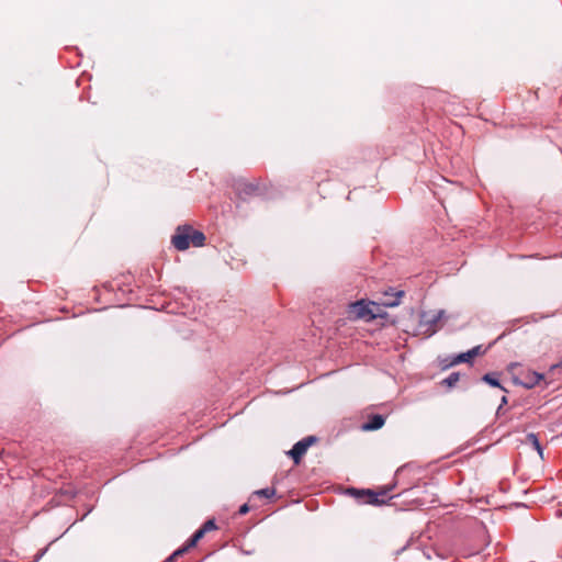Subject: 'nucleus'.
<instances>
[{
  "mask_svg": "<svg viewBox=\"0 0 562 562\" xmlns=\"http://www.w3.org/2000/svg\"><path fill=\"white\" fill-rule=\"evenodd\" d=\"M316 441V437L307 436L297 441L289 451V456L293 459L294 463H299L302 457L306 453L307 449Z\"/></svg>",
  "mask_w": 562,
  "mask_h": 562,
  "instance_id": "7ed1b4c3",
  "label": "nucleus"
},
{
  "mask_svg": "<svg viewBox=\"0 0 562 562\" xmlns=\"http://www.w3.org/2000/svg\"><path fill=\"white\" fill-rule=\"evenodd\" d=\"M205 532L201 528H199L192 537L187 541V548H193L199 540H201L204 537Z\"/></svg>",
  "mask_w": 562,
  "mask_h": 562,
  "instance_id": "f8f14e48",
  "label": "nucleus"
},
{
  "mask_svg": "<svg viewBox=\"0 0 562 562\" xmlns=\"http://www.w3.org/2000/svg\"><path fill=\"white\" fill-rule=\"evenodd\" d=\"M481 352V347L476 346L467 352H462L454 359L453 363L469 362L472 358Z\"/></svg>",
  "mask_w": 562,
  "mask_h": 562,
  "instance_id": "423d86ee",
  "label": "nucleus"
},
{
  "mask_svg": "<svg viewBox=\"0 0 562 562\" xmlns=\"http://www.w3.org/2000/svg\"><path fill=\"white\" fill-rule=\"evenodd\" d=\"M445 319H447V316L443 310H439L435 314L423 313L420 326L425 327V334L431 336L438 331V329L441 327L442 321Z\"/></svg>",
  "mask_w": 562,
  "mask_h": 562,
  "instance_id": "f03ea898",
  "label": "nucleus"
},
{
  "mask_svg": "<svg viewBox=\"0 0 562 562\" xmlns=\"http://www.w3.org/2000/svg\"><path fill=\"white\" fill-rule=\"evenodd\" d=\"M379 305L374 302L360 300L348 305V318L372 321L378 316Z\"/></svg>",
  "mask_w": 562,
  "mask_h": 562,
  "instance_id": "f257e3e1",
  "label": "nucleus"
},
{
  "mask_svg": "<svg viewBox=\"0 0 562 562\" xmlns=\"http://www.w3.org/2000/svg\"><path fill=\"white\" fill-rule=\"evenodd\" d=\"M403 294H404L403 291H398L391 299H387L386 301H384L383 304L385 306H390V307L396 306L400 304V299L403 296Z\"/></svg>",
  "mask_w": 562,
  "mask_h": 562,
  "instance_id": "4468645a",
  "label": "nucleus"
},
{
  "mask_svg": "<svg viewBox=\"0 0 562 562\" xmlns=\"http://www.w3.org/2000/svg\"><path fill=\"white\" fill-rule=\"evenodd\" d=\"M459 379L460 374L458 372H452L442 380V384L447 385L448 387H452L458 383Z\"/></svg>",
  "mask_w": 562,
  "mask_h": 562,
  "instance_id": "ddd939ff",
  "label": "nucleus"
},
{
  "mask_svg": "<svg viewBox=\"0 0 562 562\" xmlns=\"http://www.w3.org/2000/svg\"><path fill=\"white\" fill-rule=\"evenodd\" d=\"M555 369H562V358H561V361L555 363V364H552L550 367V371H554Z\"/></svg>",
  "mask_w": 562,
  "mask_h": 562,
  "instance_id": "6ab92c4d",
  "label": "nucleus"
},
{
  "mask_svg": "<svg viewBox=\"0 0 562 562\" xmlns=\"http://www.w3.org/2000/svg\"><path fill=\"white\" fill-rule=\"evenodd\" d=\"M189 549H190V548H187V544H186L183 548H180V549H178L177 551H175V552H173V553H172V554L167 559V561H166V562H171V561H173V559H175L176 557H179V555L183 554V553H184L187 550H189Z\"/></svg>",
  "mask_w": 562,
  "mask_h": 562,
  "instance_id": "f3484780",
  "label": "nucleus"
},
{
  "mask_svg": "<svg viewBox=\"0 0 562 562\" xmlns=\"http://www.w3.org/2000/svg\"><path fill=\"white\" fill-rule=\"evenodd\" d=\"M384 425V417L382 415H373L370 420L362 426L364 430H376Z\"/></svg>",
  "mask_w": 562,
  "mask_h": 562,
  "instance_id": "0eeeda50",
  "label": "nucleus"
},
{
  "mask_svg": "<svg viewBox=\"0 0 562 562\" xmlns=\"http://www.w3.org/2000/svg\"><path fill=\"white\" fill-rule=\"evenodd\" d=\"M526 443L530 445L540 456L541 459H543V449L540 445V441L538 439V436L533 432H530L526 436Z\"/></svg>",
  "mask_w": 562,
  "mask_h": 562,
  "instance_id": "6e6552de",
  "label": "nucleus"
},
{
  "mask_svg": "<svg viewBox=\"0 0 562 562\" xmlns=\"http://www.w3.org/2000/svg\"><path fill=\"white\" fill-rule=\"evenodd\" d=\"M255 189H256V188H255L254 186H251V184H246V186H245V192H246L247 194H248V193H250V192H252V191H255Z\"/></svg>",
  "mask_w": 562,
  "mask_h": 562,
  "instance_id": "aec40b11",
  "label": "nucleus"
},
{
  "mask_svg": "<svg viewBox=\"0 0 562 562\" xmlns=\"http://www.w3.org/2000/svg\"><path fill=\"white\" fill-rule=\"evenodd\" d=\"M190 226L178 227L176 234L172 236V245L178 250H186L190 247Z\"/></svg>",
  "mask_w": 562,
  "mask_h": 562,
  "instance_id": "20e7f679",
  "label": "nucleus"
},
{
  "mask_svg": "<svg viewBox=\"0 0 562 562\" xmlns=\"http://www.w3.org/2000/svg\"><path fill=\"white\" fill-rule=\"evenodd\" d=\"M502 404H507V397L506 396L502 397Z\"/></svg>",
  "mask_w": 562,
  "mask_h": 562,
  "instance_id": "412c9836",
  "label": "nucleus"
},
{
  "mask_svg": "<svg viewBox=\"0 0 562 562\" xmlns=\"http://www.w3.org/2000/svg\"><path fill=\"white\" fill-rule=\"evenodd\" d=\"M380 495L385 496L386 492H382V493H380ZM362 496L364 497L363 503H366V504L375 505V504H380V503L384 502V501L379 499V494L373 493L371 491L362 492Z\"/></svg>",
  "mask_w": 562,
  "mask_h": 562,
  "instance_id": "9d476101",
  "label": "nucleus"
},
{
  "mask_svg": "<svg viewBox=\"0 0 562 562\" xmlns=\"http://www.w3.org/2000/svg\"><path fill=\"white\" fill-rule=\"evenodd\" d=\"M201 529H202V530H204V532H205V533H206V532H209V531H211V530L216 529L215 521H214L213 519H209V520H206V521L202 525Z\"/></svg>",
  "mask_w": 562,
  "mask_h": 562,
  "instance_id": "dca6fc26",
  "label": "nucleus"
},
{
  "mask_svg": "<svg viewBox=\"0 0 562 562\" xmlns=\"http://www.w3.org/2000/svg\"><path fill=\"white\" fill-rule=\"evenodd\" d=\"M274 494H276V490L272 487H266V488H261V490H258L255 492V495L263 496L266 498H271L272 496H274Z\"/></svg>",
  "mask_w": 562,
  "mask_h": 562,
  "instance_id": "2eb2a0df",
  "label": "nucleus"
},
{
  "mask_svg": "<svg viewBox=\"0 0 562 562\" xmlns=\"http://www.w3.org/2000/svg\"><path fill=\"white\" fill-rule=\"evenodd\" d=\"M248 512H249V506H248L247 504L241 505V506L239 507V510H238V513H239L240 515H245V514H247Z\"/></svg>",
  "mask_w": 562,
  "mask_h": 562,
  "instance_id": "a211bd4d",
  "label": "nucleus"
},
{
  "mask_svg": "<svg viewBox=\"0 0 562 562\" xmlns=\"http://www.w3.org/2000/svg\"><path fill=\"white\" fill-rule=\"evenodd\" d=\"M482 380L490 384L491 386L499 387L506 392V390L501 385L496 373H486L483 375Z\"/></svg>",
  "mask_w": 562,
  "mask_h": 562,
  "instance_id": "9b49d317",
  "label": "nucleus"
},
{
  "mask_svg": "<svg viewBox=\"0 0 562 562\" xmlns=\"http://www.w3.org/2000/svg\"><path fill=\"white\" fill-rule=\"evenodd\" d=\"M543 374L541 373H538V372H528L525 378H524V381H522V385L526 387V389H532L535 387L537 384L540 383L541 380H543Z\"/></svg>",
  "mask_w": 562,
  "mask_h": 562,
  "instance_id": "39448f33",
  "label": "nucleus"
},
{
  "mask_svg": "<svg viewBox=\"0 0 562 562\" xmlns=\"http://www.w3.org/2000/svg\"><path fill=\"white\" fill-rule=\"evenodd\" d=\"M204 241H205V236L202 232L200 231H195L191 227V233H190V245L194 246V247H201L204 245Z\"/></svg>",
  "mask_w": 562,
  "mask_h": 562,
  "instance_id": "1a4fd4ad",
  "label": "nucleus"
}]
</instances>
